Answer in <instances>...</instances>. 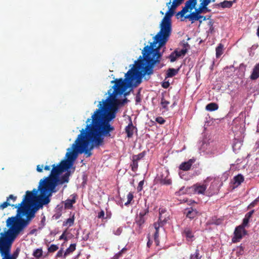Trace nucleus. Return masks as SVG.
Instances as JSON below:
<instances>
[{
	"label": "nucleus",
	"instance_id": "obj_58",
	"mask_svg": "<svg viewBox=\"0 0 259 259\" xmlns=\"http://www.w3.org/2000/svg\"><path fill=\"white\" fill-rule=\"evenodd\" d=\"M166 212V210L164 208H159V214H164Z\"/></svg>",
	"mask_w": 259,
	"mask_h": 259
},
{
	"label": "nucleus",
	"instance_id": "obj_14",
	"mask_svg": "<svg viewBox=\"0 0 259 259\" xmlns=\"http://www.w3.org/2000/svg\"><path fill=\"white\" fill-rule=\"evenodd\" d=\"M195 161V159H190L188 161L186 162H182L179 166V168L181 170L184 171H187L191 169L192 164Z\"/></svg>",
	"mask_w": 259,
	"mask_h": 259
},
{
	"label": "nucleus",
	"instance_id": "obj_47",
	"mask_svg": "<svg viewBox=\"0 0 259 259\" xmlns=\"http://www.w3.org/2000/svg\"><path fill=\"white\" fill-rule=\"evenodd\" d=\"M144 180L141 181L139 183L138 186V187H137V190H138V192H140V191H142V190L143 189V185H144Z\"/></svg>",
	"mask_w": 259,
	"mask_h": 259
},
{
	"label": "nucleus",
	"instance_id": "obj_56",
	"mask_svg": "<svg viewBox=\"0 0 259 259\" xmlns=\"http://www.w3.org/2000/svg\"><path fill=\"white\" fill-rule=\"evenodd\" d=\"M141 99L140 98V94H139L136 97V103L138 104V103L141 102Z\"/></svg>",
	"mask_w": 259,
	"mask_h": 259
},
{
	"label": "nucleus",
	"instance_id": "obj_22",
	"mask_svg": "<svg viewBox=\"0 0 259 259\" xmlns=\"http://www.w3.org/2000/svg\"><path fill=\"white\" fill-rule=\"evenodd\" d=\"M250 77L252 80H255L259 77V63L254 66Z\"/></svg>",
	"mask_w": 259,
	"mask_h": 259
},
{
	"label": "nucleus",
	"instance_id": "obj_50",
	"mask_svg": "<svg viewBox=\"0 0 259 259\" xmlns=\"http://www.w3.org/2000/svg\"><path fill=\"white\" fill-rule=\"evenodd\" d=\"M149 212V209L148 208H147L146 209H144L143 211H141L139 213V215L144 217V216L147 214Z\"/></svg>",
	"mask_w": 259,
	"mask_h": 259
},
{
	"label": "nucleus",
	"instance_id": "obj_43",
	"mask_svg": "<svg viewBox=\"0 0 259 259\" xmlns=\"http://www.w3.org/2000/svg\"><path fill=\"white\" fill-rule=\"evenodd\" d=\"M259 202V196L256 198L253 202H252L248 206V208H251L254 207Z\"/></svg>",
	"mask_w": 259,
	"mask_h": 259
},
{
	"label": "nucleus",
	"instance_id": "obj_19",
	"mask_svg": "<svg viewBox=\"0 0 259 259\" xmlns=\"http://www.w3.org/2000/svg\"><path fill=\"white\" fill-rule=\"evenodd\" d=\"M235 2V0H234L233 1H224L223 2L215 4V6L217 7H221L224 9L230 8L232 6L233 3Z\"/></svg>",
	"mask_w": 259,
	"mask_h": 259
},
{
	"label": "nucleus",
	"instance_id": "obj_8",
	"mask_svg": "<svg viewBox=\"0 0 259 259\" xmlns=\"http://www.w3.org/2000/svg\"><path fill=\"white\" fill-rule=\"evenodd\" d=\"M206 181L202 184L200 183H196L192 186L187 187L186 189L183 187L180 189L179 193L180 194H184L188 192V191H192L197 194H204L207 188V184H205Z\"/></svg>",
	"mask_w": 259,
	"mask_h": 259
},
{
	"label": "nucleus",
	"instance_id": "obj_54",
	"mask_svg": "<svg viewBox=\"0 0 259 259\" xmlns=\"http://www.w3.org/2000/svg\"><path fill=\"white\" fill-rule=\"evenodd\" d=\"M63 250L62 249H61L60 250H59L58 251V252L57 253V254H56V257H62L63 256Z\"/></svg>",
	"mask_w": 259,
	"mask_h": 259
},
{
	"label": "nucleus",
	"instance_id": "obj_42",
	"mask_svg": "<svg viewBox=\"0 0 259 259\" xmlns=\"http://www.w3.org/2000/svg\"><path fill=\"white\" fill-rule=\"evenodd\" d=\"M34 205L35 207L32 209H34L35 211L38 209L42 208L43 206V205H41V203L37 199H36V200L35 201Z\"/></svg>",
	"mask_w": 259,
	"mask_h": 259
},
{
	"label": "nucleus",
	"instance_id": "obj_21",
	"mask_svg": "<svg viewBox=\"0 0 259 259\" xmlns=\"http://www.w3.org/2000/svg\"><path fill=\"white\" fill-rule=\"evenodd\" d=\"M154 226L155 229V232L154 234V239L155 242V244L157 246H158L159 244V228L161 226L159 224L154 223Z\"/></svg>",
	"mask_w": 259,
	"mask_h": 259
},
{
	"label": "nucleus",
	"instance_id": "obj_36",
	"mask_svg": "<svg viewBox=\"0 0 259 259\" xmlns=\"http://www.w3.org/2000/svg\"><path fill=\"white\" fill-rule=\"evenodd\" d=\"M201 257L202 256L200 255L199 249L197 248L195 253L190 255V259H201Z\"/></svg>",
	"mask_w": 259,
	"mask_h": 259
},
{
	"label": "nucleus",
	"instance_id": "obj_5",
	"mask_svg": "<svg viewBox=\"0 0 259 259\" xmlns=\"http://www.w3.org/2000/svg\"><path fill=\"white\" fill-rule=\"evenodd\" d=\"M44 181L39 182L38 189L40 192V195L37 199L41 203V205H47L50 202V197L52 196V193L55 192H52V190L48 186V185Z\"/></svg>",
	"mask_w": 259,
	"mask_h": 259
},
{
	"label": "nucleus",
	"instance_id": "obj_23",
	"mask_svg": "<svg viewBox=\"0 0 259 259\" xmlns=\"http://www.w3.org/2000/svg\"><path fill=\"white\" fill-rule=\"evenodd\" d=\"M179 70V68H168L166 73L165 79L175 76L178 73Z\"/></svg>",
	"mask_w": 259,
	"mask_h": 259
},
{
	"label": "nucleus",
	"instance_id": "obj_31",
	"mask_svg": "<svg viewBox=\"0 0 259 259\" xmlns=\"http://www.w3.org/2000/svg\"><path fill=\"white\" fill-rule=\"evenodd\" d=\"M160 104L163 109L166 111H168V109L167 108V106L170 104V103L165 99L164 96H162L161 98Z\"/></svg>",
	"mask_w": 259,
	"mask_h": 259
},
{
	"label": "nucleus",
	"instance_id": "obj_45",
	"mask_svg": "<svg viewBox=\"0 0 259 259\" xmlns=\"http://www.w3.org/2000/svg\"><path fill=\"white\" fill-rule=\"evenodd\" d=\"M155 120L157 122L161 124H164L165 122V120L164 119V118L160 116L157 117Z\"/></svg>",
	"mask_w": 259,
	"mask_h": 259
},
{
	"label": "nucleus",
	"instance_id": "obj_6",
	"mask_svg": "<svg viewBox=\"0 0 259 259\" xmlns=\"http://www.w3.org/2000/svg\"><path fill=\"white\" fill-rule=\"evenodd\" d=\"M71 175L70 171L67 170L61 177H56L54 179L49 180V182H45L48 185V187L51 189L52 192H57L56 189V186L60 185H63L64 183H67L69 181V177Z\"/></svg>",
	"mask_w": 259,
	"mask_h": 259
},
{
	"label": "nucleus",
	"instance_id": "obj_16",
	"mask_svg": "<svg viewBox=\"0 0 259 259\" xmlns=\"http://www.w3.org/2000/svg\"><path fill=\"white\" fill-rule=\"evenodd\" d=\"M254 212V210H252L249 212L246 213L245 215V217L243 220L242 223L240 225L244 228L249 226V222L252 218V214Z\"/></svg>",
	"mask_w": 259,
	"mask_h": 259
},
{
	"label": "nucleus",
	"instance_id": "obj_60",
	"mask_svg": "<svg viewBox=\"0 0 259 259\" xmlns=\"http://www.w3.org/2000/svg\"><path fill=\"white\" fill-rule=\"evenodd\" d=\"M44 168L45 170H50V169H51V167L50 166H48V165H46L45 166H44Z\"/></svg>",
	"mask_w": 259,
	"mask_h": 259
},
{
	"label": "nucleus",
	"instance_id": "obj_41",
	"mask_svg": "<svg viewBox=\"0 0 259 259\" xmlns=\"http://www.w3.org/2000/svg\"><path fill=\"white\" fill-rule=\"evenodd\" d=\"M59 247L57 245L52 244L48 249L49 252H54L58 249Z\"/></svg>",
	"mask_w": 259,
	"mask_h": 259
},
{
	"label": "nucleus",
	"instance_id": "obj_7",
	"mask_svg": "<svg viewBox=\"0 0 259 259\" xmlns=\"http://www.w3.org/2000/svg\"><path fill=\"white\" fill-rule=\"evenodd\" d=\"M52 169L49 177L44 180H40V181L49 182V180L54 179L57 176H59L61 173L65 171H67L70 167L62 160L58 164L56 165L55 164L52 165Z\"/></svg>",
	"mask_w": 259,
	"mask_h": 259
},
{
	"label": "nucleus",
	"instance_id": "obj_51",
	"mask_svg": "<svg viewBox=\"0 0 259 259\" xmlns=\"http://www.w3.org/2000/svg\"><path fill=\"white\" fill-rule=\"evenodd\" d=\"M169 85L170 84L168 81H164L162 82L161 86L164 89H167L169 87Z\"/></svg>",
	"mask_w": 259,
	"mask_h": 259
},
{
	"label": "nucleus",
	"instance_id": "obj_27",
	"mask_svg": "<svg viewBox=\"0 0 259 259\" xmlns=\"http://www.w3.org/2000/svg\"><path fill=\"white\" fill-rule=\"evenodd\" d=\"M76 249V244L73 243L71 244L70 246L67 248L65 252L64 253L63 257L64 258H65L66 256H67L68 254H70L71 253L73 252Z\"/></svg>",
	"mask_w": 259,
	"mask_h": 259
},
{
	"label": "nucleus",
	"instance_id": "obj_34",
	"mask_svg": "<svg viewBox=\"0 0 259 259\" xmlns=\"http://www.w3.org/2000/svg\"><path fill=\"white\" fill-rule=\"evenodd\" d=\"M145 151H143L138 155H134L133 156V159L138 161L140 159H142L145 155Z\"/></svg>",
	"mask_w": 259,
	"mask_h": 259
},
{
	"label": "nucleus",
	"instance_id": "obj_10",
	"mask_svg": "<svg viewBox=\"0 0 259 259\" xmlns=\"http://www.w3.org/2000/svg\"><path fill=\"white\" fill-rule=\"evenodd\" d=\"M247 231L245 230V228L241 225H239L236 227L234 232V236L232 239V242L233 243H237L239 242L243 236L246 235Z\"/></svg>",
	"mask_w": 259,
	"mask_h": 259
},
{
	"label": "nucleus",
	"instance_id": "obj_35",
	"mask_svg": "<svg viewBox=\"0 0 259 259\" xmlns=\"http://www.w3.org/2000/svg\"><path fill=\"white\" fill-rule=\"evenodd\" d=\"M175 51L177 52L176 54L179 58L181 56H184L187 52V49L186 48H183L180 51L176 50Z\"/></svg>",
	"mask_w": 259,
	"mask_h": 259
},
{
	"label": "nucleus",
	"instance_id": "obj_48",
	"mask_svg": "<svg viewBox=\"0 0 259 259\" xmlns=\"http://www.w3.org/2000/svg\"><path fill=\"white\" fill-rule=\"evenodd\" d=\"M202 9H203L202 6L200 5L199 8L197 9H195V11L194 12L196 13V14H197L198 15H200L202 13H203V11H202Z\"/></svg>",
	"mask_w": 259,
	"mask_h": 259
},
{
	"label": "nucleus",
	"instance_id": "obj_32",
	"mask_svg": "<svg viewBox=\"0 0 259 259\" xmlns=\"http://www.w3.org/2000/svg\"><path fill=\"white\" fill-rule=\"evenodd\" d=\"M166 215H163L162 214H159L158 221L157 223L162 226L166 222Z\"/></svg>",
	"mask_w": 259,
	"mask_h": 259
},
{
	"label": "nucleus",
	"instance_id": "obj_63",
	"mask_svg": "<svg viewBox=\"0 0 259 259\" xmlns=\"http://www.w3.org/2000/svg\"><path fill=\"white\" fill-rule=\"evenodd\" d=\"M256 34H257V36L259 37V26L258 27L257 29Z\"/></svg>",
	"mask_w": 259,
	"mask_h": 259
},
{
	"label": "nucleus",
	"instance_id": "obj_28",
	"mask_svg": "<svg viewBox=\"0 0 259 259\" xmlns=\"http://www.w3.org/2000/svg\"><path fill=\"white\" fill-rule=\"evenodd\" d=\"M219 108L218 105L215 103H210L208 104L205 107L206 110L209 111H213Z\"/></svg>",
	"mask_w": 259,
	"mask_h": 259
},
{
	"label": "nucleus",
	"instance_id": "obj_46",
	"mask_svg": "<svg viewBox=\"0 0 259 259\" xmlns=\"http://www.w3.org/2000/svg\"><path fill=\"white\" fill-rule=\"evenodd\" d=\"M122 232V228L119 227L113 231V233L116 235H120Z\"/></svg>",
	"mask_w": 259,
	"mask_h": 259
},
{
	"label": "nucleus",
	"instance_id": "obj_53",
	"mask_svg": "<svg viewBox=\"0 0 259 259\" xmlns=\"http://www.w3.org/2000/svg\"><path fill=\"white\" fill-rule=\"evenodd\" d=\"M122 255V254L119 251L114 255L113 259H119Z\"/></svg>",
	"mask_w": 259,
	"mask_h": 259
},
{
	"label": "nucleus",
	"instance_id": "obj_1",
	"mask_svg": "<svg viewBox=\"0 0 259 259\" xmlns=\"http://www.w3.org/2000/svg\"><path fill=\"white\" fill-rule=\"evenodd\" d=\"M114 91L104 101L100 102L99 108L88 118V123L92 120V123L88 124L85 129H82L80 133L73 143L74 148L78 147L79 153H84L86 157L92 155L91 151L94 148L104 145V137H110V133L114 130V127L110 124V121L116 117L119 100L116 98V94Z\"/></svg>",
	"mask_w": 259,
	"mask_h": 259
},
{
	"label": "nucleus",
	"instance_id": "obj_17",
	"mask_svg": "<svg viewBox=\"0 0 259 259\" xmlns=\"http://www.w3.org/2000/svg\"><path fill=\"white\" fill-rule=\"evenodd\" d=\"M17 199V196H15L13 195H10L7 198V201L0 204V209H4L8 206H12V204H10V200H12L13 202H15Z\"/></svg>",
	"mask_w": 259,
	"mask_h": 259
},
{
	"label": "nucleus",
	"instance_id": "obj_38",
	"mask_svg": "<svg viewBox=\"0 0 259 259\" xmlns=\"http://www.w3.org/2000/svg\"><path fill=\"white\" fill-rule=\"evenodd\" d=\"M176 53H177V52L174 51L168 57V58L169 59L170 62H175L177 60V59L178 58Z\"/></svg>",
	"mask_w": 259,
	"mask_h": 259
},
{
	"label": "nucleus",
	"instance_id": "obj_24",
	"mask_svg": "<svg viewBox=\"0 0 259 259\" xmlns=\"http://www.w3.org/2000/svg\"><path fill=\"white\" fill-rule=\"evenodd\" d=\"M75 202L76 200L75 196H73L72 199H67L65 201V208L67 209H71L73 206V204L75 203Z\"/></svg>",
	"mask_w": 259,
	"mask_h": 259
},
{
	"label": "nucleus",
	"instance_id": "obj_52",
	"mask_svg": "<svg viewBox=\"0 0 259 259\" xmlns=\"http://www.w3.org/2000/svg\"><path fill=\"white\" fill-rule=\"evenodd\" d=\"M44 168L43 165H37L36 166V170L39 172H42V169Z\"/></svg>",
	"mask_w": 259,
	"mask_h": 259
},
{
	"label": "nucleus",
	"instance_id": "obj_49",
	"mask_svg": "<svg viewBox=\"0 0 259 259\" xmlns=\"http://www.w3.org/2000/svg\"><path fill=\"white\" fill-rule=\"evenodd\" d=\"M98 218L99 219H105V212L104 211L102 210L101 211H100L98 214Z\"/></svg>",
	"mask_w": 259,
	"mask_h": 259
},
{
	"label": "nucleus",
	"instance_id": "obj_25",
	"mask_svg": "<svg viewBox=\"0 0 259 259\" xmlns=\"http://www.w3.org/2000/svg\"><path fill=\"white\" fill-rule=\"evenodd\" d=\"M145 222V220L144 217H141L139 215L138 217H137L136 220V223L139 226V232H141V230L142 229V225L144 224Z\"/></svg>",
	"mask_w": 259,
	"mask_h": 259
},
{
	"label": "nucleus",
	"instance_id": "obj_33",
	"mask_svg": "<svg viewBox=\"0 0 259 259\" xmlns=\"http://www.w3.org/2000/svg\"><path fill=\"white\" fill-rule=\"evenodd\" d=\"M184 0H174L172 4L169 8V11L172 9H175L178 6L180 5Z\"/></svg>",
	"mask_w": 259,
	"mask_h": 259
},
{
	"label": "nucleus",
	"instance_id": "obj_61",
	"mask_svg": "<svg viewBox=\"0 0 259 259\" xmlns=\"http://www.w3.org/2000/svg\"><path fill=\"white\" fill-rule=\"evenodd\" d=\"M126 250V248L124 247L120 251V252L122 254L123 253L125 252Z\"/></svg>",
	"mask_w": 259,
	"mask_h": 259
},
{
	"label": "nucleus",
	"instance_id": "obj_4",
	"mask_svg": "<svg viewBox=\"0 0 259 259\" xmlns=\"http://www.w3.org/2000/svg\"><path fill=\"white\" fill-rule=\"evenodd\" d=\"M21 231H16V227L11 226L9 232L2 237H0V250L2 259H17L18 257L20 249L17 248L13 253L10 254L12 243Z\"/></svg>",
	"mask_w": 259,
	"mask_h": 259
},
{
	"label": "nucleus",
	"instance_id": "obj_15",
	"mask_svg": "<svg viewBox=\"0 0 259 259\" xmlns=\"http://www.w3.org/2000/svg\"><path fill=\"white\" fill-rule=\"evenodd\" d=\"M202 18V15H198L194 12L185 17V18L189 19V20L191 21L192 23H194L196 21H199L200 24L202 22V20H201Z\"/></svg>",
	"mask_w": 259,
	"mask_h": 259
},
{
	"label": "nucleus",
	"instance_id": "obj_13",
	"mask_svg": "<svg viewBox=\"0 0 259 259\" xmlns=\"http://www.w3.org/2000/svg\"><path fill=\"white\" fill-rule=\"evenodd\" d=\"M182 236L185 237L188 242H192L194 240V235L192 230L190 227H186L182 232Z\"/></svg>",
	"mask_w": 259,
	"mask_h": 259
},
{
	"label": "nucleus",
	"instance_id": "obj_2",
	"mask_svg": "<svg viewBox=\"0 0 259 259\" xmlns=\"http://www.w3.org/2000/svg\"><path fill=\"white\" fill-rule=\"evenodd\" d=\"M167 11L160 24L159 32L154 36V40L150 46H146L142 51L143 59L140 56L135 65L125 74V78L116 79L111 81L115 83L113 86L116 94H123L132 82L139 75L145 76L148 80L150 75L153 74L154 66L159 64L162 59L163 53L160 52V48L165 46L171 34V25L170 18L173 15L174 10Z\"/></svg>",
	"mask_w": 259,
	"mask_h": 259
},
{
	"label": "nucleus",
	"instance_id": "obj_62",
	"mask_svg": "<svg viewBox=\"0 0 259 259\" xmlns=\"http://www.w3.org/2000/svg\"><path fill=\"white\" fill-rule=\"evenodd\" d=\"M37 230L35 229H32L30 232V234H33L35 232H36Z\"/></svg>",
	"mask_w": 259,
	"mask_h": 259
},
{
	"label": "nucleus",
	"instance_id": "obj_64",
	"mask_svg": "<svg viewBox=\"0 0 259 259\" xmlns=\"http://www.w3.org/2000/svg\"><path fill=\"white\" fill-rule=\"evenodd\" d=\"M256 145L257 148H259V140L256 142Z\"/></svg>",
	"mask_w": 259,
	"mask_h": 259
},
{
	"label": "nucleus",
	"instance_id": "obj_44",
	"mask_svg": "<svg viewBox=\"0 0 259 259\" xmlns=\"http://www.w3.org/2000/svg\"><path fill=\"white\" fill-rule=\"evenodd\" d=\"M200 5L203 7L207 6L210 2L211 0H201Z\"/></svg>",
	"mask_w": 259,
	"mask_h": 259
},
{
	"label": "nucleus",
	"instance_id": "obj_37",
	"mask_svg": "<svg viewBox=\"0 0 259 259\" xmlns=\"http://www.w3.org/2000/svg\"><path fill=\"white\" fill-rule=\"evenodd\" d=\"M42 250L41 249H36L34 251L33 253V255L36 258L40 257L42 256Z\"/></svg>",
	"mask_w": 259,
	"mask_h": 259
},
{
	"label": "nucleus",
	"instance_id": "obj_29",
	"mask_svg": "<svg viewBox=\"0 0 259 259\" xmlns=\"http://www.w3.org/2000/svg\"><path fill=\"white\" fill-rule=\"evenodd\" d=\"M223 48L224 46L222 44H220L216 48V57L219 58L223 53Z\"/></svg>",
	"mask_w": 259,
	"mask_h": 259
},
{
	"label": "nucleus",
	"instance_id": "obj_59",
	"mask_svg": "<svg viewBox=\"0 0 259 259\" xmlns=\"http://www.w3.org/2000/svg\"><path fill=\"white\" fill-rule=\"evenodd\" d=\"M152 243V242L149 238L148 241L147 242V245L148 247H150Z\"/></svg>",
	"mask_w": 259,
	"mask_h": 259
},
{
	"label": "nucleus",
	"instance_id": "obj_9",
	"mask_svg": "<svg viewBox=\"0 0 259 259\" xmlns=\"http://www.w3.org/2000/svg\"><path fill=\"white\" fill-rule=\"evenodd\" d=\"M68 152L66 154V157L67 159L63 160L70 168L72 166L73 161L76 159L79 152H78V147H73V144L72 145L71 148L67 149Z\"/></svg>",
	"mask_w": 259,
	"mask_h": 259
},
{
	"label": "nucleus",
	"instance_id": "obj_26",
	"mask_svg": "<svg viewBox=\"0 0 259 259\" xmlns=\"http://www.w3.org/2000/svg\"><path fill=\"white\" fill-rule=\"evenodd\" d=\"M234 184L236 186L240 185L244 181V177L241 174H239L234 177Z\"/></svg>",
	"mask_w": 259,
	"mask_h": 259
},
{
	"label": "nucleus",
	"instance_id": "obj_18",
	"mask_svg": "<svg viewBox=\"0 0 259 259\" xmlns=\"http://www.w3.org/2000/svg\"><path fill=\"white\" fill-rule=\"evenodd\" d=\"M135 128V126H134L132 121H131L128 125L125 128V132L126 133L127 137L128 138L132 137L134 134V130Z\"/></svg>",
	"mask_w": 259,
	"mask_h": 259
},
{
	"label": "nucleus",
	"instance_id": "obj_3",
	"mask_svg": "<svg viewBox=\"0 0 259 259\" xmlns=\"http://www.w3.org/2000/svg\"><path fill=\"white\" fill-rule=\"evenodd\" d=\"M37 191L34 189L33 192L27 191L22 201L18 205H12L17 208L16 216L9 218L7 221V226L16 227V231H22L34 218L35 211L31 208V205Z\"/></svg>",
	"mask_w": 259,
	"mask_h": 259
},
{
	"label": "nucleus",
	"instance_id": "obj_20",
	"mask_svg": "<svg viewBox=\"0 0 259 259\" xmlns=\"http://www.w3.org/2000/svg\"><path fill=\"white\" fill-rule=\"evenodd\" d=\"M186 217L191 220L194 219L197 215L198 212L196 209L190 208L186 210Z\"/></svg>",
	"mask_w": 259,
	"mask_h": 259
},
{
	"label": "nucleus",
	"instance_id": "obj_12",
	"mask_svg": "<svg viewBox=\"0 0 259 259\" xmlns=\"http://www.w3.org/2000/svg\"><path fill=\"white\" fill-rule=\"evenodd\" d=\"M196 4L197 0H188L186 2L185 7L183 8L182 10L178 13L177 15H181V17H183L189 10H192Z\"/></svg>",
	"mask_w": 259,
	"mask_h": 259
},
{
	"label": "nucleus",
	"instance_id": "obj_30",
	"mask_svg": "<svg viewBox=\"0 0 259 259\" xmlns=\"http://www.w3.org/2000/svg\"><path fill=\"white\" fill-rule=\"evenodd\" d=\"M74 217L73 215L71 218L67 219L65 221L63 222V225L64 226L71 227L74 224Z\"/></svg>",
	"mask_w": 259,
	"mask_h": 259
},
{
	"label": "nucleus",
	"instance_id": "obj_55",
	"mask_svg": "<svg viewBox=\"0 0 259 259\" xmlns=\"http://www.w3.org/2000/svg\"><path fill=\"white\" fill-rule=\"evenodd\" d=\"M66 231H64L63 234L60 236L59 240L64 239L65 240H67V237L65 236Z\"/></svg>",
	"mask_w": 259,
	"mask_h": 259
},
{
	"label": "nucleus",
	"instance_id": "obj_57",
	"mask_svg": "<svg viewBox=\"0 0 259 259\" xmlns=\"http://www.w3.org/2000/svg\"><path fill=\"white\" fill-rule=\"evenodd\" d=\"M202 8H203L202 9L203 12H210V10L208 9L207 8V6H205V7H202Z\"/></svg>",
	"mask_w": 259,
	"mask_h": 259
},
{
	"label": "nucleus",
	"instance_id": "obj_40",
	"mask_svg": "<svg viewBox=\"0 0 259 259\" xmlns=\"http://www.w3.org/2000/svg\"><path fill=\"white\" fill-rule=\"evenodd\" d=\"M127 201L125 203V205H127L131 203L134 198V194L133 192H130L127 195Z\"/></svg>",
	"mask_w": 259,
	"mask_h": 259
},
{
	"label": "nucleus",
	"instance_id": "obj_39",
	"mask_svg": "<svg viewBox=\"0 0 259 259\" xmlns=\"http://www.w3.org/2000/svg\"><path fill=\"white\" fill-rule=\"evenodd\" d=\"M132 171L135 172L138 167V162L137 161L133 159L132 163L131 164Z\"/></svg>",
	"mask_w": 259,
	"mask_h": 259
},
{
	"label": "nucleus",
	"instance_id": "obj_11",
	"mask_svg": "<svg viewBox=\"0 0 259 259\" xmlns=\"http://www.w3.org/2000/svg\"><path fill=\"white\" fill-rule=\"evenodd\" d=\"M169 172L165 169H161L160 174L158 175V178L160 184L164 185H170L171 184V180L168 178Z\"/></svg>",
	"mask_w": 259,
	"mask_h": 259
}]
</instances>
